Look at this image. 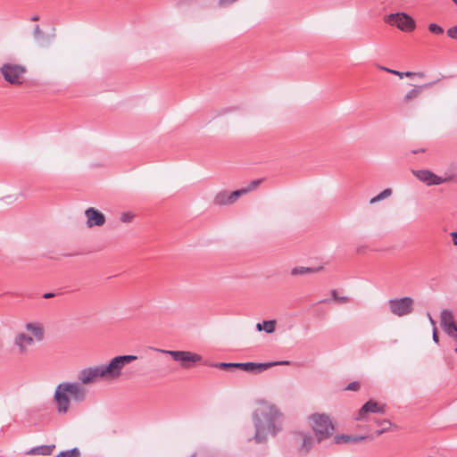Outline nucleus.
Wrapping results in <instances>:
<instances>
[{
	"mask_svg": "<svg viewBox=\"0 0 457 457\" xmlns=\"http://www.w3.org/2000/svg\"><path fill=\"white\" fill-rule=\"evenodd\" d=\"M346 390L357 391L360 389V384L358 382H351L345 387Z\"/></svg>",
	"mask_w": 457,
	"mask_h": 457,
	"instance_id": "obj_35",
	"label": "nucleus"
},
{
	"mask_svg": "<svg viewBox=\"0 0 457 457\" xmlns=\"http://www.w3.org/2000/svg\"><path fill=\"white\" fill-rule=\"evenodd\" d=\"M245 194H247V190H244L243 188L235 190L233 192H228L229 204H231L235 203L238 199V197H240L241 195H245Z\"/></svg>",
	"mask_w": 457,
	"mask_h": 457,
	"instance_id": "obj_24",
	"label": "nucleus"
},
{
	"mask_svg": "<svg viewBox=\"0 0 457 457\" xmlns=\"http://www.w3.org/2000/svg\"><path fill=\"white\" fill-rule=\"evenodd\" d=\"M136 355H117L108 363L90 366L78 373V379L83 385L96 383L99 380H114L120 377L123 368L137 360Z\"/></svg>",
	"mask_w": 457,
	"mask_h": 457,
	"instance_id": "obj_2",
	"label": "nucleus"
},
{
	"mask_svg": "<svg viewBox=\"0 0 457 457\" xmlns=\"http://www.w3.org/2000/svg\"><path fill=\"white\" fill-rule=\"evenodd\" d=\"M379 68L382 71H386L388 73H392V74H395V75L398 76L400 79L403 78V72H402V71L392 70V69H389V68H386V67H384V66H380Z\"/></svg>",
	"mask_w": 457,
	"mask_h": 457,
	"instance_id": "obj_31",
	"label": "nucleus"
},
{
	"mask_svg": "<svg viewBox=\"0 0 457 457\" xmlns=\"http://www.w3.org/2000/svg\"><path fill=\"white\" fill-rule=\"evenodd\" d=\"M427 315H428V318L429 322L432 325L433 328H436V321H435V320L432 318V316L429 313H428Z\"/></svg>",
	"mask_w": 457,
	"mask_h": 457,
	"instance_id": "obj_40",
	"label": "nucleus"
},
{
	"mask_svg": "<svg viewBox=\"0 0 457 457\" xmlns=\"http://www.w3.org/2000/svg\"><path fill=\"white\" fill-rule=\"evenodd\" d=\"M54 296V293H46L44 294L43 297L46 298V299H48V298H52Z\"/></svg>",
	"mask_w": 457,
	"mask_h": 457,
	"instance_id": "obj_41",
	"label": "nucleus"
},
{
	"mask_svg": "<svg viewBox=\"0 0 457 457\" xmlns=\"http://www.w3.org/2000/svg\"><path fill=\"white\" fill-rule=\"evenodd\" d=\"M391 195H392V190L390 188L384 189L378 195H376L375 197L371 198L370 203V204L377 203L378 201H381V200L390 196Z\"/></svg>",
	"mask_w": 457,
	"mask_h": 457,
	"instance_id": "obj_23",
	"label": "nucleus"
},
{
	"mask_svg": "<svg viewBox=\"0 0 457 457\" xmlns=\"http://www.w3.org/2000/svg\"><path fill=\"white\" fill-rule=\"evenodd\" d=\"M211 366L219 368L221 370H227L230 368H237V362H217L212 363Z\"/></svg>",
	"mask_w": 457,
	"mask_h": 457,
	"instance_id": "obj_28",
	"label": "nucleus"
},
{
	"mask_svg": "<svg viewBox=\"0 0 457 457\" xmlns=\"http://www.w3.org/2000/svg\"><path fill=\"white\" fill-rule=\"evenodd\" d=\"M330 294H331L332 298L335 301H337L341 303H345L349 302V298L347 296H338L337 291L336 289L331 290Z\"/></svg>",
	"mask_w": 457,
	"mask_h": 457,
	"instance_id": "obj_29",
	"label": "nucleus"
},
{
	"mask_svg": "<svg viewBox=\"0 0 457 457\" xmlns=\"http://www.w3.org/2000/svg\"><path fill=\"white\" fill-rule=\"evenodd\" d=\"M385 22L396 26L402 31H412L415 29L414 20L406 12L390 13L385 17Z\"/></svg>",
	"mask_w": 457,
	"mask_h": 457,
	"instance_id": "obj_7",
	"label": "nucleus"
},
{
	"mask_svg": "<svg viewBox=\"0 0 457 457\" xmlns=\"http://www.w3.org/2000/svg\"><path fill=\"white\" fill-rule=\"evenodd\" d=\"M388 307L391 313L397 317L407 316L414 311V300L410 296L393 298L388 301Z\"/></svg>",
	"mask_w": 457,
	"mask_h": 457,
	"instance_id": "obj_5",
	"label": "nucleus"
},
{
	"mask_svg": "<svg viewBox=\"0 0 457 457\" xmlns=\"http://www.w3.org/2000/svg\"><path fill=\"white\" fill-rule=\"evenodd\" d=\"M433 340H434L436 343H438V336H437L436 328H433Z\"/></svg>",
	"mask_w": 457,
	"mask_h": 457,
	"instance_id": "obj_39",
	"label": "nucleus"
},
{
	"mask_svg": "<svg viewBox=\"0 0 457 457\" xmlns=\"http://www.w3.org/2000/svg\"><path fill=\"white\" fill-rule=\"evenodd\" d=\"M213 203L216 205H228V204H229V195H228V192L225 191V190L219 192L215 195V197L213 199Z\"/></svg>",
	"mask_w": 457,
	"mask_h": 457,
	"instance_id": "obj_21",
	"label": "nucleus"
},
{
	"mask_svg": "<svg viewBox=\"0 0 457 457\" xmlns=\"http://www.w3.org/2000/svg\"><path fill=\"white\" fill-rule=\"evenodd\" d=\"M451 237H452L453 245H457V231L452 232Z\"/></svg>",
	"mask_w": 457,
	"mask_h": 457,
	"instance_id": "obj_38",
	"label": "nucleus"
},
{
	"mask_svg": "<svg viewBox=\"0 0 457 457\" xmlns=\"http://www.w3.org/2000/svg\"><path fill=\"white\" fill-rule=\"evenodd\" d=\"M87 389L78 382L60 383L54 394V402L58 414H65L69 411L71 400L82 403L86 400Z\"/></svg>",
	"mask_w": 457,
	"mask_h": 457,
	"instance_id": "obj_3",
	"label": "nucleus"
},
{
	"mask_svg": "<svg viewBox=\"0 0 457 457\" xmlns=\"http://www.w3.org/2000/svg\"><path fill=\"white\" fill-rule=\"evenodd\" d=\"M162 353H167L172 357L176 361H181L183 368H188L189 362L195 363L202 360L201 355L188 351H173V350H159Z\"/></svg>",
	"mask_w": 457,
	"mask_h": 457,
	"instance_id": "obj_9",
	"label": "nucleus"
},
{
	"mask_svg": "<svg viewBox=\"0 0 457 457\" xmlns=\"http://www.w3.org/2000/svg\"><path fill=\"white\" fill-rule=\"evenodd\" d=\"M133 217L134 215L131 212H123L120 215V220L122 222L128 223L132 220Z\"/></svg>",
	"mask_w": 457,
	"mask_h": 457,
	"instance_id": "obj_33",
	"label": "nucleus"
},
{
	"mask_svg": "<svg viewBox=\"0 0 457 457\" xmlns=\"http://www.w3.org/2000/svg\"><path fill=\"white\" fill-rule=\"evenodd\" d=\"M33 342V338L25 333L17 334L14 339V344L19 347L21 353H25L28 345H32Z\"/></svg>",
	"mask_w": 457,
	"mask_h": 457,
	"instance_id": "obj_15",
	"label": "nucleus"
},
{
	"mask_svg": "<svg viewBox=\"0 0 457 457\" xmlns=\"http://www.w3.org/2000/svg\"><path fill=\"white\" fill-rule=\"evenodd\" d=\"M237 0H220L219 5L220 6H226L228 4H231L232 3L236 2Z\"/></svg>",
	"mask_w": 457,
	"mask_h": 457,
	"instance_id": "obj_37",
	"label": "nucleus"
},
{
	"mask_svg": "<svg viewBox=\"0 0 457 457\" xmlns=\"http://www.w3.org/2000/svg\"><path fill=\"white\" fill-rule=\"evenodd\" d=\"M455 352L457 353V348L455 349Z\"/></svg>",
	"mask_w": 457,
	"mask_h": 457,
	"instance_id": "obj_48",
	"label": "nucleus"
},
{
	"mask_svg": "<svg viewBox=\"0 0 457 457\" xmlns=\"http://www.w3.org/2000/svg\"><path fill=\"white\" fill-rule=\"evenodd\" d=\"M55 448L54 445H43L31 448L27 453L31 455H51L53 450Z\"/></svg>",
	"mask_w": 457,
	"mask_h": 457,
	"instance_id": "obj_17",
	"label": "nucleus"
},
{
	"mask_svg": "<svg viewBox=\"0 0 457 457\" xmlns=\"http://www.w3.org/2000/svg\"><path fill=\"white\" fill-rule=\"evenodd\" d=\"M38 19H39V17L37 15H34L31 17V21H38Z\"/></svg>",
	"mask_w": 457,
	"mask_h": 457,
	"instance_id": "obj_44",
	"label": "nucleus"
},
{
	"mask_svg": "<svg viewBox=\"0 0 457 457\" xmlns=\"http://www.w3.org/2000/svg\"><path fill=\"white\" fill-rule=\"evenodd\" d=\"M423 152H425V149L420 148V149L413 150L412 154H416L423 153Z\"/></svg>",
	"mask_w": 457,
	"mask_h": 457,
	"instance_id": "obj_42",
	"label": "nucleus"
},
{
	"mask_svg": "<svg viewBox=\"0 0 457 457\" xmlns=\"http://www.w3.org/2000/svg\"><path fill=\"white\" fill-rule=\"evenodd\" d=\"M428 29L431 33H434L436 35H441L444 33L443 28L436 23H430L428 25Z\"/></svg>",
	"mask_w": 457,
	"mask_h": 457,
	"instance_id": "obj_30",
	"label": "nucleus"
},
{
	"mask_svg": "<svg viewBox=\"0 0 457 457\" xmlns=\"http://www.w3.org/2000/svg\"><path fill=\"white\" fill-rule=\"evenodd\" d=\"M455 4H457V0H453Z\"/></svg>",
	"mask_w": 457,
	"mask_h": 457,
	"instance_id": "obj_47",
	"label": "nucleus"
},
{
	"mask_svg": "<svg viewBox=\"0 0 457 457\" xmlns=\"http://www.w3.org/2000/svg\"><path fill=\"white\" fill-rule=\"evenodd\" d=\"M261 183V179L253 180L248 187H244V190H247V193L256 188Z\"/></svg>",
	"mask_w": 457,
	"mask_h": 457,
	"instance_id": "obj_34",
	"label": "nucleus"
},
{
	"mask_svg": "<svg viewBox=\"0 0 457 457\" xmlns=\"http://www.w3.org/2000/svg\"><path fill=\"white\" fill-rule=\"evenodd\" d=\"M33 37H34V39L38 43L40 44L41 46H44V43H43V37H44V34L43 32L41 31L40 28L38 25H36L34 27V29H33Z\"/></svg>",
	"mask_w": 457,
	"mask_h": 457,
	"instance_id": "obj_26",
	"label": "nucleus"
},
{
	"mask_svg": "<svg viewBox=\"0 0 457 457\" xmlns=\"http://www.w3.org/2000/svg\"><path fill=\"white\" fill-rule=\"evenodd\" d=\"M415 75H418L419 77H423L424 74L421 73V72H419V73H415V72H412V71H406V72H403V77H412V76H415Z\"/></svg>",
	"mask_w": 457,
	"mask_h": 457,
	"instance_id": "obj_36",
	"label": "nucleus"
},
{
	"mask_svg": "<svg viewBox=\"0 0 457 457\" xmlns=\"http://www.w3.org/2000/svg\"><path fill=\"white\" fill-rule=\"evenodd\" d=\"M446 34L449 37L457 40V25L448 29Z\"/></svg>",
	"mask_w": 457,
	"mask_h": 457,
	"instance_id": "obj_32",
	"label": "nucleus"
},
{
	"mask_svg": "<svg viewBox=\"0 0 457 457\" xmlns=\"http://www.w3.org/2000/svg\"><path fill=\"white\" fill-rule=\"evenodd\" d=\"M368 436H348V435H337L334 437L335 444H348V443H357L368 438Z\"/></svg>",
	"mask_w": 457,
	"mask_h": 457,
	"instance_id": "obj_16",
	"label": "nucleus"
},
{
	"mask_svg": "<svg viewBox=\"0 0 457 457\" xmlns=\"http://www.w3.org/2000/svg\"><path fill=\"white\" fill-rule=\"evenodd\" d=\"M254 435L249 441L255 444L267 443L270 436L275 437L283 429L284 417L272 403H261L252 414Z\"/></svg>",
	"mask_w": 457,
	"mask_h": 457,
	"instance_id": "obj_1",
	"label": "nucleus"
},
{
	"mask_svg": "<svg viewBox=\"0 0 457 457\" xmlns=\"http://www.w3.org/2000/svg\"><path fill=\"white\" fill-rule=\"evenodd\" d=\"M433 85H434V82H430V83L425 84L423 86H415L411 90H410L405 95L404 101L409 102L410 100L418 97L421 94L423 88L430 87Z\"/></svg>",
	"mask_w": 457,
	"mask_h": 457,
	"instance_id": "obj_19",
	"label": "nucleus"
},
{
	"mask_svg": "<svg viewBox=\"0 0 457 457\" xmlns=\"http://www.w3.org/2000/svg\"><path fill=\"white\" fill-rule=\"evenodd\" d=\"M378 425H386V427H381V429L378 430L376 432L377 436H380L384 434L385 432L388 431L390 427L392 426V423L388 420H377Z\"/></svg>",
	"mask_w": 457,
	"mask_h": 457,
	"instance_id": "obj_25",
	"label": "nucleus"
},
{
	"mask_svg": "<svg viewBox=\"0 0 457 457\" xmlns=\"http://www.w3.org/2000/svg\"><path fill=\"white\" fill-rule=\"evenodd\" d=\"M196 453H193L192 455H190L189 457H195Z\"/></svg>",
	"mask_w": 457,
	"mask_h": 457,
	"instance_id": "obj_46",
	"label": "nucleus"
},
{
	"mask_svg": "<svg viewBox=\"0 0 457 457\" xmlns=\"http://www.w3.org/2000/svg\"><path fill=\"white\" fill-rule=\"evenodd\" d=\"M87 218V226L88 228L101 227L105 223V216L100 211L94 207H88L85 211Z\"/></svg>",
	"mask_w": 457,
	"mask_h": 457,
	"instance_id": "obj_13",
	"label": "nucleus"
},
{
	"mask_svg": "<svg viewBox=\"0 0 457 457\" xmlns=\"http://www.w3.org/2000/svg\"><path fill=\"white\" fill-rule=\"evenodd\" d=\"M294 442L298 445L297 450L300 454H307L317 442L316 436L313 437L310 433L303 431L294 432Z\"/></svg>",
	"mask_w": 457,
	"mask_h": 457,
	"instance_id": "obj_8",
	"label": "nucleus"
},
{
	"mask_svg": "<svg viewBox=\"0 0 457 457\" xmlns=\"http://www.w3.org/2000/svg\"><path fill=\"white\" fill-rule=\"evenodd\" d=\"M288 363L289 361H287L273 362H237V368L246 372L261 373L273 366L286 365Z\"/></svg>",
	"mask_w": 457,
	"mask_h": 457,
	"instance_id": "obj_10",
	"label": "nucleus"
},
{
	"mask_svg": "<svg viewBox=\"0 0 457 457\" xmlns=\"http://www.w3.org/2000/svg\"><path fill=\"white\" fill-rule=\"evenodd\" d=\"M25 328L34 335L37 340L41 341L43 339L44 332L41 326L33 323H27Z\"/></svg>",
	"mask_w": 457,
	"mask_h": 457,
	"instance_id": "obj_20",
	"label": "nucleus"
},
{
	"mask_svg": "<svg viewBox=\"0 0 457 457\" xmlns=\"http://www.w3.org/2000/svg\"><path fill=\"white\" fill-rule=\"evenodd\" d=\"M256 328H257L258 331L263 330L262 323H257L256 324Z\"/></svg>",
	"mask_w": 457,
	"mask_h": 457,
	"instance_id": "obj_43",
	"label": "nucleus"
},
{
	"mask_svg": "<svg viewBox=\"0 0 457 457\" xmlns=\"http://www.w3.org/2000/svg\"><path fill=\"white\" fill-rule=\"evenodd\" d=\"M415 176L422 182H425L428 186L432 185H440L442 183L450 181L452 179L451 177L442 178L430 170H420L415 172Z\"/></svg>",
	"mask_w": 457,
	"mask_h": 457,
	"instance_id": "obj_12",
	"label": "nucleus"
},
{
	"mask_svg": "<svg viewBox=\"0 0 457 457\" xmlns=\"http://www.w3.org/2000/svg\"><path fill=\"white\" fill-rule=\"evenodd\" d=\"M368 412L384 414L386 412L385 405H381L373 400H370L361 406L356 419L359 420H363L365 414Z\"/></svg>",
	"mask_w": 457,
	"mask_h": 457,
	"instance_id": "obj_14",
	"label": "nucleus"
},
{
	"mask_svg": "<svg viewBox=\"0 0 457 457\" xmlns=\"http://www.w3.org/2000/svg\"><path fill=\"white\" fill-rule=\"evenodd\" d=\"M276 322L275 320H264L262 321L263 330L270 334L275 330Z\"/></svg>",
	"mask_w": 457,
	"mask_h": 457,
	"instance_id": "obj_27",
	"label": "nucleus"
},
{
	"mask_svg": "<svg viewBox=\"0 0 457 457\" xmlns=\"http://www.w3.org/2000/svg\"><path fill=\"white\" fill-rule=\"evenodd\" d=\"M440 324L445 332L452 337H457V326L454 322L453 313L449 309H444L440 312Z\"/></svg>",
	"mask_w": 457,
	"mask_h": 457,
	"instance_id": "obj_11",
	"label": "nucleus"
},
{
	"mask_svg": "<svg viewBox=\"0 0 457 457\" xmlns=\"http://www.w3.org/2000/svg\"><path fill=\"white\" fill-rule=\"evenodd\" d=\"M0 72L10 84L21 85L22 84V77L26 72V69L20 64L4 63L0 68Z\"/></svg>",
	"mask_w": 457,
	"mask_h": 457,
	"instance_id": "obj_6",
	"label": "nucleus"
},
{
	"mask_svg": "<svg viewBox=\"0 0 457 457\" xmlns=\"http://www.w3.org/2000/svg\"><path fill=\"white\" fill-rule=\"evenodd\" d=\"M322 269H323L322 266L314 267V268L298 266V267H295L294 269L291 270V275L298 276V275L312 274V273L320 271Z\"/></svg>",
	"mask_w": 457,
	"mask_h": 457,
	"instance_id": "obj_18",
	"label": "nucleus"
},
{
	"mask_svg": "<svg viewBox=\"0 0 457 457\" xmlns=\"http://www.w3.org/2000/svg\"><path fill=\"white\" fill-rule=\"evenodd\" d=\"M328 299H324V300H321L320 303H328Z\"/></svg>",
	"mask_w": 457,
	"mask_h": 457,
	"instance_id": "obj_45",
	"label": "nucleus"
},
{
	"mask_svg": "<svg viewBox=\"0 0 457 457\" xmlns=\"http://www.w3.org/2000/svg\"><path fill=\"white\" fill-rule=\"evenodd\" d=\"M309 420L318 443L329 438L333 435L335 427L331 419L327 414H312L309 417Z\"/></svg>",
	"mask_w": 457,
	"mask_h": 457,
	"instance_id": "obj_4",
	"label": "nucleus"
},
{
	"mask_svg": "<svg viewBox=\"0 0 457 457\" xmlns=\"http://www.w3.org/2000/svg\"><path fill=\"white\" fill-rule=\"evenodd\" d=\"M56 457H80V451L79 448L74 447L67 451L60 452Z\"/></svg>",
	"mask_w": 457,
	"mask_h": 457,
	"instance_id": "obj_22",
	"label": "nucleus"
}]
</instances>
